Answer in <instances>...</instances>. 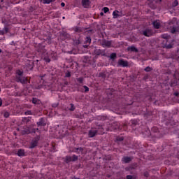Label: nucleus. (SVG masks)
Listing matches in <instances>:
<instances>
[{"label":"nucleus","instance_id":"nucleus-40","mask_svg":"<svg viewBox=\"0 0 179 179\" xmlns=\"http://www.w3.org/2000/svg\"><path fill=\"white\" fill-rule=\"evenodd\" d=\"M77 150H83L82 148H78Z\"/></svg>","mask_w":179,"mask_h":179},{"label":"nucleus","instance_id":"nucleus-14","mask_svg":"<svg viewBox=\"0 0 179 179\" xmlns=\"http://www.w3.org/2000/svg\"><path fill=\"white\" fill-rule=\"evenodd\" d=\"M65 162L66 163H70V162H72V157L71 156L66 157Z\"/></svg>","mask_w":179,"mask_h":179},{"label":"nucleus","instance_id":"nucleus-21","mask_svg":"<svg viewBox=\"0 0 179 179\" xmlns=\"http://www.w3.org/2000/svg\"><path fill=\"white\" fill-rule=\"evenodd\" d=\"M54 0H43V3H51Z\"/></svg>","mask_w":179,"mask_h":179},{"label":"nucleus","instance_id":"nucleus-9","mask_svg":"<svg viewBox=\"0 0 179 179\" xmlns=\"http://www.w3.org/2000/svg\"><path fill=\"white\" fill-rule=\"evenodd\" d=\"M131 160H132V159L129 157H124L122 158V162H123L124 163H129V162H131Z\"/></svg>","mask_w":179,"mask_h":179},{"label":"nucleus","instance_id":"nucleus-4","mask_svg":"<svg viewBox=\"0 0 179 179\" xmlns=\"http://www.w3.org/2000/svg\"><path fill=\"white\" fill-rule=\"evenodd\" d=\"M152 25L154 29H159L162 27V24L160 23V20H155L152 22Z\"/></svg>","mask_w":179,"mask_h":179},{"label":"nucleus","instance_id":"nucleus-27","mask_svg":"<svg viewBox=\"0 0 179 179\" xmlns=\"http://www.w3.org/2000/svg\"><path fill=\"white\" fill-rule=\"evenodd\" d=\"M22 134L24 135V134H30V130H27V131H22Z\"/></svg>","mask_w":179,"mask_h":179},{"label":"nucleus","instance_id":"nucleus-31","mask_svg":"<svg viewBox=\"0 0 179 179\" xmlns=\"http://www.w3.org/2000/svg\"><path fill=\"white\" fill-rule=\"evenodd\" d=\"M4 33H8L9 29H8V27H4V29H3Z\"/></svg>","mask_w":179,"mask_h":179},{"label":"nucleus","instance_id":"nucleus-15","mask_svg":"<svg viewBox=\"0 0 179 179\" xmlns=\"http://www.w3.org/2000/svg\"><path fill=\"white\" fill-rule=\"evenodd\" d=\"M38 125H45V123L44 122V120L41 118L38 122H37Z\"/></svg>","mask_w":179,"mask_h":179},{"label":"nucleus","instance_id":"nucleus-8","mask_svg":"<svg viewBox=\"0 0 179 179\" xmlns=\"http://www.w3.org/2000/svg\"><path fill=\"white\" fill-rule=\"evenodd\" d=\"M38 143V141L37 140H34L31 143V145L29 147L30 149H34V148H36L37 146V144Z\"/></svg>","mask_w":179,"mask_h":179},{"label":"nucleus","instance_id":"nucleus-28","mask_svg":"<svg viewBox=\"0 0 179 179\" xmlns=\"http://www.w3.org/2000/svg\"><path fill=\"white\" fill-rule=\"evenodd\" d=\"M4 117H5V118H8V117H9V113H8V112H5V113H4Z\"/></svg>","mask_w":179,"mask_h":179},{"label":"nucleus","instance_id":"nucleus-43","mask_svg":"<svg viewBox=\"0 0 179 179\" xmlns=\"http://www.w3.org/2000/svg\"><path fill=\"white\" fill-rule=\"evenodd\" d=\"M2 52V50L0 49V53Z\"/></svg>","mask_w":179,"mask_h":179},{"label":"nucleus","instance_id":"nucleus-26","mask_svg":"<svg viewBox=\"0 0 179 179\" xmlns=\"http://www.w3.org/2000/svg\"><path fill=\"white\" fill-rule=\"evenodd\" d=\"M32 103H33L34 104H37V99L33 98V99H32Z\"/></svg>","mask_w":179,"mask_h":179},{"label":"nucleus","instance_id":"nucleus-32","mask_svg":"<svg viewBox=\"0 0 179 179\" xmlns=\"http://www.w3.org/2000/svg\"><path fill=\"white\" fill-rule=\"evenodd\" d=\"M3 34H5V31L3 30H0V36H3Z\"/></svg>","mask_w":179,"mask_h":179},{"label":"nucleus","instance_id":"nucleus-19","mask_svg":"<svg viewBox=\"0 0 179 179\" xmlns=\"http://www.w3.org/2000/svg\"><path fill=\"white\" fill-rule=\"evenodd\" d=\"M17 74L18 75V78H20L23 75V71H22L20 70H17Z\"/></svg>","mask_w":179,"mask_h":179},{"label":"nucleus","instance_id":"nucleus-3","mask_svg":"<svg viewBox=\"0 0 179 179\" xmlns=\"http://www.w3.org/2000/svg\"><path fill=\"white\" fill-rule=\"evenodd\" d=\"M153 34H155V32L150 29H147L143 31V35L145 36V37H150V36H153Z\"/></svg>","mask_w":179,"mask_h":179},{"label":"nucleus","instance_id":"nucleus-10","mask_svg":"<svg viewBox=\"0 0 179 179\" xmlns=\"http://www.w3.org/2000/svg\"><path fill=\"white\" fill-rule=\"evenodd\" d=\"M127 50L133 52H138V49L135 48V46H130L127 48Z\"/></svg>","mask_w":179,"mask_h":179},{"label":"nucleus","instance_id":"nucleus-33","mask_svg":"<svg viewBox=\"0 0 179 179\" xmlns=\"http://www.w3.org/2000/svg\"><path fill=\"white\" fill-rule=\"evenodd\" d=\"M66 78H71V73H70V72H67V73H66Z\"/></svg>","mask_w":179,"mask_h":179},{"label":"nucleus","instance_id":"nucleus-34","mask_svg":"<svg viewBox=\"0 0 179 179\" xmlns=\"http://www.w3.org/2000/svg\"><path fill=\"white\" fill-rule=\"evenodd\" d=\"M83 87H84V89L85 90V92H89V88L87 87V86L84 85Z\"/></svg>","mask_w":179,"mask_h":179},{"label":"nucleus","instance_id":"nucleus-36","mask_svg":"<svg viewBox=\"0 0 179 179\" xmlns=\"http://www.w3.org/2000/svg\"><path fill=\"white\" fill-rule=\"evenodd\" d=\"M144 176H145V177H147V178L149 177V173L145 172V173H144Z\"/></svg>","mask_w":179,"mask_h":179},{"label":"nucleus","instance_id":"nucleus-29","mask_svg":"<svg viewBox=\"0 0 179 179\" xmlns=\"http://www.w3.org/2000/svg\"><path fill=\"white\" fill-rule=\"evenodd\" d=\"M44 60L46 62H51V59L48 57H46L44 59Z\"/></svg>","mask_w":179,"mask_h":179},{"label":"nucleus","instance_id":"nucleus-45","mask_svg":"<svg viewBox=\"0 0 179 179\" xmlns=\"http://www.w3.org/2000/svg\"><path fill=\"white\" fill-rule=\"evenodd\" d=\"M176 96H177V94H175Z\"/></svg>","mask_w":179,"mask_h":179},{"label":"nucleus","instance_id":"nucleus-38","mask_svg":"<svg viewBox=\"0 0 179 179\" xmlns=\"http://www.w3.org/2000/svg\"><path fill=\"white\" fill-rule=\"evenodd\" d=\"M1 106H2V99H0V107H1Z\"/></svg>","mask_w":179,"mask_h":179},{"label":"nucleus","instance_id":"nucleus-16","mask_svg":"<svg viewBox=\"0 0 179 179\" xmlns=\"http://www.w3.org/2000/svg\"><path fill=\"white\" fill-rule=\"evenodd\" d=\"M90 43H92V38H90V37L87 36L85 39V43L90 44Z\"/></svg>","mask_w":179,"mask_h":179},{"label":"nucleus","instance_id":"nucleus-44","mask_svg":"<svg viewBox=\"0 0 179 179\" xmlns=\"http://www.w3.org/2000/svg\"><path fill=\"white\" fill-rule=\"evenodd\" d=\"M63 19H65V17H63Z\"/></svg>","mask_w":179,"mask_h":179},{"label":"nucleus","instance_id":"nucleus-12","mask_svg":"<svg viewBox=\"0 0 179 179\" xmlns=\"http://www.w3.org/2000/svg\"><path fill=\"white\" fill-rule=\"evenodd\" d=\"M102 45L103 47H110L111 45V42H110V41H104V42H103Z\"/></svg>","mask_w":179,"mask_h":179},{"label":"nucleus","instance_id":"nucleus-24","mask_svg":"<svg viewBox=\"0 0 179 179\" xmlns=\"http://www.w3.org/2000/svg\"><path fill=\"white\" fill-rule=\"evenodd\" d=\"M178 6V1L175 0L173 3V6Z\"/></svg>","mask_w":179,"mask_h":179},{"label":"nucleus","instance_id":"nucleus-46","mask_svg":"<svg viewBox=\"0 0 179 179\" xmlns=\"http://www.w3.org/2000/svg\"><path fill=\"white\" fill-rule=\"evenodd\" d=\"M134 179H135V178H134Z\"/></svg>","mask_w":179,"mask_h":179},{"label":"nucleus","instance_id":"nucleus-25","mask_svg":"<svg viewBox=\"0 0 179 179\" xmlns=\"http://www.w3.org/2000/svg\"><path fill=\"white\" fill-rule=\"evenodd\" d=\"M145 72H150V71H152V68H150V66H148L145 69Z\"/></svg>","mask_w":179,"mask_h":179},{"label":"nucleus","instance_id":"nucleus-11","mask_svg":"<svg viewBox=\"0 0 179 179\" xmlns=\"http://www.w3.org/2000/svg\"><path fill=\"white\" fill-rule=\"evenodd\" d=\"M17 156H19L20 157L24 156V150H22V149L19 150L17 152Z\"/></svg>","mask_w":179,"mask_h":179},{"label":"nucleus","instance_id":"nucleus-2","mask_svg":"<svg viewBox=\"0 0 179 179\" xmlns=\"http://www.w3.org/2000/svg\"><path fill=\"white\" fill-rule=\"evenodd\" d=\"M117 64L120 66H122L123 68L128 66V62L124 60V59H119Z\"/></svg>","mask_w":179,"mask_h":179},{"label":"nucleus","instance_id":"nucleus-22","mask_svg":"<svg viewBox=\"0 0 179 179\" xmlns=\"http://www.w3.org/2000/svg\"><path fill=\"white\" fill-rule=\"evenodd\" d=\"M103 10L104 13H107V12H108L110 10V9L108 7H104L103 8Z\"/></svg>","mask_w":179,"mask_h":179},{"label":"nucleus","instance_id":"nucleus-35","mask_svg":"<svg viewBox=\"0 0 179 179\" xmlns=\"http://www.w3.org/2000/svg\"><path fill=\"white\" fill-rule=\"evenodd\" d=\"M127 179H134V177L132 176H131V175H128L127 176Z\"/></svg>","mask_w":179,"mask_h":179},{"label":"nucleus","instance_id":"nucleus-5","mask_svg":"<svg viewBox=\"0 0 179 179\" xmlns=\"http://www.w3.org/2000/svg\"><path fill=\"white\" fill-rule=\"evenodd\" d=\"M97 135V130L92 129L89 131V136L90 138H94Z\"/></svg>","mask_w":179,"mask_h":179},{"label":"nucleus","instance_id":"nucleus-30","mask_svg":"<svg viewBox=\"0 0 179 179\" xmlns=\"http://www.w3.org/2000/svg\"><path fill=\"white\" fill-rule=\"evenodd\" d=\"M78 82H79L80 83H82L83 82V78H78Z\"/></svg>","mask_w":179,"mask_h":179},{"label":"nucleus","instance_id":"nucleus-23","mask_svg":"<svg viewBox=\"0 0 179 179\" xmlns=\"http://www.w3.org/2000/svg\"><path fill=\"white\" fill-rule=\"evenodd\" d=\"M74 110H75V106H73V103H71L70 111H74Z\"/></svg>","mask_w":179,"mask_h":179},{"label":"nucleus","instance_id":"nucleus-13","mask_svg":"<svg viewBox=\"0 0 179 179\" xmlns=\"http://www.w3.org/2000/svg\"><path fill=\"white\" fill-rule=\"evenodd\" d=\"M113 16L114 19H117L120 15H118V10H115L113 13Z\"/></svg>","mask_w":179,"mask_h":179},{"label":"nucleus","instance_id":"nucleus-41","mask_svg":"<svg viewBox=\"0 0 179 179\" xmlns=\"http://www.w3.org/2000/svg\"><path fill=\"white\" fill-rule=\"evenodd\" d=\"M100 15H101V16H103V15H104V13H103V12H101V13H100Z\"/></svg>","mask_w":179,"mask_h":179},{"label":"nucleus","instance_id":"nucleus-42","mask_svg":"<svg viewBox=\"0 0 179 179\" xmlns=\"http://www.w3.org/2000/svg\"><path fill=\"white\" fill-rule=\"evenodd\" d=\"M120 141H124V138H122V137L120 138Z\"/></svg>","mask_w":179,"mask_h":179},{"label":"nucleus","instance_id":"nucleus-7","mask_svg":"<svg viewBox=\"0 0 179 179\" xmlns=\"http://www.w3.org/2000/svg\"><path fill=\"white\" fill-rule=\"evenodd\" d=\"M18 80L20 81L21 83L26 84L28 82L27 78L26 77H17Z\"/></svg>","mask_w":179,"mask_h":179},{"label":"nucleus","instance_id":"nucleus-1","mask_svg":"<svg viewBox=\"0 0 179 179\" xmlns=\"http://www.w3.org/2000/svg\"><path fill=\"white\" fill-rule=\"evenodd\" d=\"M176 24H177V18H173L171 21L166 24V26L168 30H169L171 33H172V34H175L176 33H179V29L177 28V27L176 26Z\"/></svg>","mask_w":179,"mask_h":179},{"label":"nucleus","instance_id":"nucleus-37","mask_svg":"<svg viewBox=\"0 0 179 179\" xmlns=\"http://www.w3.org/2000/svg\"><path fill=\"white\" fill-rule=\"evenodd\" d=\"M61 6H62V8H64V6H65V3H64V2L61 3Z\"/></svg>","mask_w":179,"mask_h":179},{"label":"nucleus","instance_id":"nucleus-17","mask_svg":"<svg viewBox=\"0 0 179 179\" xmlns=\"http://www.w3.org/2000/svg\"><path fill=\"white\" fill-rule=\"evenodd\" d=\"M162 38H164L165 40H169L170 38V36L164 34L162 35Z\"/></svg>","mask_w":179,"mask_h":179},{"label":"nucleus","instance_id":"nucleus-6","mask_svg":"<svg viewBox=\"0 0 179 179\" xmlns=\"http://www.w3.org/2000/svg\"><path fill=\"white\" fill-rule=\"evenodd\" d=\"M82 5L83 8H89L90 6V1L89 0H83Z\"/></svg>","mask_w":179,"mask_h":179},{"label":"nucleus","instance_id":"nucleus-18","mask_svg":"<svg viewBox=\"0 0 179 179\" xmlns=\"http://www.w3.org/2000/svg\"><path fill=\"white\" fill-rule=\"evenodd\" d=\"M110 59H115V58H117V54H115V53L110 54Z\"/></svg>","mask_w":179,"mask_h":179},{"label":"nucleus","instance_id":"nucleus-20","mask_svg":"<svg viewBox=\"0 0 179 179\" xmlns=\"http://www.w3.org/2000/svg\"><path fill=\"white\" fill-rule=\"evenodd\" d=\"M71 157H72V162H76V160H78V156L76 155H73Z\"/></svg>","mask_w":179,"mask_h":179},{"label":"nucleus","instance_id":"nucleus-39","mask_svg":"<svg viewBox=\"0 0 179 179\" xmlns=\"http://www.w3.org/2000/svg\"><path fill=\"white\" fill-rule=\"evenodd\" d=\"M166 48H171V45H167Z\"/></svg>","mask_w":179,"mask_h":179}]
</instances>
